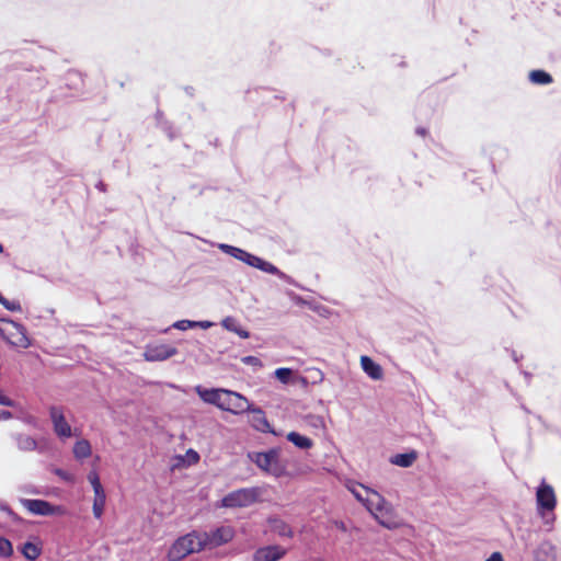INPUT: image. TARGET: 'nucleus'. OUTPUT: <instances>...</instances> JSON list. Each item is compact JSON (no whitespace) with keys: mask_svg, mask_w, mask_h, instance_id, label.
Returning a JSON list of instances; mask_svg holds the SVG:
<instances>
[{"mask_svg":"<svg viewBox=\"0 0 561 561\" xmlns=\"http://www.w3.org/2000/svg\"><path fill=\"white\" fill-rule=\"evenodd\" d=\"M536 506L537 514L541 517L547 530H552L556 520L557 496L553 486L548 484L545 479L536 489Z\"/></svg>","mask_w":561,"mask_h":561,"instance_id":"nucleus-1","label":"nucleus"},{"mask_svg":"<svg viewBox=\"0 0 561 561\" xmlns=\"http://www.w3.org/2000/svg\"><path fill=\"white\" fill-rule=\"evenodd\" d=\"M350 491L377 519H379V514L382 515L383 512L388 511V503L378 492L363 484L350 488Z\"/></svg>","mask_w":561,"mask_h":561,"instance_id":"nucleus-2","label":"nucleus"},{"mask_svg":"<svg viewBox=\"0 0 561 561\" xmlns=\"http://www.w3.org/2000/svg\"><path fill=\"white\" fill-rule=\"evenodd\" d=\"M204 549L201 534L193 531L179 538L170 548L168 558L170 561H180L186 556Z\"/></svg>","mask_w":561,"mask_h":561,"instance_id":"nucleus-3","label":"nucleus"},{"mask_svg":"<svg viewBox=\"0 0 561 561\" xmlns=\"http://www.w3.org/2000/svg\"><path fill=\"white\" fill-rule=\"evenodd\" d=\"M250 459L263 471L278 478L284 474V466L279 461L278 449L272 448L264 453H253Z\"/></svg>","mask_w":561,"mask_h":561,"instance_id":"nucleus-4","label":"nucleus"},{"mask_svg":"<svg viewBox=\"0 0 561 561\" xmlns=\"http://www.w3.org/2000/svg\"><path fill=\"white\" fill-rule=\"evenodd\" d=\"M218 249L222 251L224 253L245 263L249 266L255 267L262 272H273L272 263L247 252L243 249L227 244V243H219Z\"/></svg>","mask_w":561,"mask_h":561,"instance_id":"nucleus-5","label":"nucleus"},{"mask_svg":"<svg viewBox=\"0 0 561 561\" xmlns=\"http://www.w3.org/2000/svg\"><path fill=\"white\" fill-rule=\"evenodd\" d=\"M259 491L255 488H243L225 495L220 501V507L236 508L247 507L255 503Z\"/></svg>","mask_w":561,"mask_h":561,"instance_id":"nucleus-6","label":"nucleus"},{"mask_svg":"<svg viewBox=\"0 0 561 561\" xmlns=\"http://www.w3.org/2000/svg\"><path fill=\"white\" fill-rule=\"evenodd\" d=\"M49 417L54 433L60 440H66L73 436L72 427L66 420L64 408L51 405L49 408Z\"/></svg>","mask_w":561,"mask_h":561,"instance_id":"nucleus-7","label":"nucleus"},{"mask_svg":"<svg viewBox=\"0 0 561 561\" xmlns=\"http://www.w3.org/2000/svg\"><path fill=\"white\" fill-rule=\"evenodd\" d=\"M204 548H215L225 545L232 540L234 530L230 526H220L209 531L199 533Z\"/></svg>","mask_w":561,"mask_h":561,"instance_id":"nucleus-8","label":"nucleus"},{"mask_svg":"<svg viewBox=\"0 0 561 561\" xmlns=\"http://www.w3.org/2000/svg\"><path fill=\"white\" fill-rule=\"evenodd\" d=\"M219 409L233 414H240L250 410V402L242 394L225 389Z\"/></svg>","mask_w":561,"mask_h":561,"instance_id":"nucleus-9","label":"nucleus"},{"mask_svg":"<svg viewBox=\"0 0 561 561\" xmlns=\"http://www.w3.org/2000/svg\"><path fill=\"white\" fill-rule=\"evenodd\" d=\"M20 503L25 510L37 516H53L62 512L60 506H55L45 500L21 499Z\"/></svg>","mask_w":561,"mask_h":561,"instance_id":"nucleus-10","label":"nucleus"},{"mask_svg":"<svg viewBox=\"0 0 561 561\" xmlns=\"http://www.w3.org/2000/svg\"><path fill=\"white\" fill-rule=\"evenodd\" d=\"M178 353L174 346L168 344H160L149 346L145 352V358L148 362H161L165 360Z\"/></svg>","mask_w":561,"mask_h":561,"instance_id":"nucleus-11","label":"nucleus"},{"mask_svg":"<svg viewBox=\"0 0 561 561\" xmlns=\"http://www.w3.org/2000/svg\"><path fill=\"white\" fill-rule=\"evenodd\" d=\"M536 561H561V550L549 540H543L536 552Z\"/></svg>","mask_w":561,"mask_h":561,"instance_id":"nucleus-12","label":"nucleus"},{"mask_svg":"<svg viewBox=\"0 0 561 561\" xmlns=\"http://www.w3.org/2000/svg\"><path fill=\"white\" fill-rule=\"evenodd\" d=\"M286 553V550L279 546H266L259 548L254 554V561H278Z\"/></svg>","mask_w":561,"mask_h":561,"instance_id":"nucleus-13","label":"nucleus"},{"mask_svg":"<svg viewBox=\"0 0 561 561\" xmlns=\"http://www.w3.org/2000/svg\"><path fill=\"white\" fill-rule=\"evenodd\" d=\"M195 391L204 402L220 408V402L222 401V396L225 392L224 388L207 389L202 386H196Z\"/></svg>","mask_w":561,"mask_h":561,"instance_id":"nucleus-14","label":"nucleus"},{"mask_svg":"<svg viewBox=\"0 0 561 561\" xmlns=\"http://www.w3.org/2000/svg\"><path fill=\"white\" fill-rule=\"evenodd\" d=\"M247 412H250L252 415H251V425L256 430V431H260L262 433H271L272 432V427L265 416V413L263 412L262 409L260 408H253L251 404H250V410H248Z\"/></svg>","mask_w":561,"mask_h":561,"instance_id":"nucleus-15","label":"nucleus"},{"mask_svg":"<svg viewBox=\"0 0 561 561\" xmlns=\"http://www.w3.org/2000/svg\"><path fill=\"white\" fill-rule=\"evenodd\" d=\"M360 366L365 374H367L371 379L379 380L382 378L381 366L374 362L369 356L363 355L360 357Z\"/></svg>","mask_w":561,"mask_h":561,"instance_id":"nucleus-16","label":"nucleus"},{"mask_svg":"<svg viewBox=\"0 0 561 561\" xmlns=\"http://www.w3.org/2000/svg\"><path fill=\"white\" fill-rule=\"evenodd\" d=\"M270 531L280 537H293V530L288 524L278 517H271L267 520Z\"/></svg>","mask_w":561,"mask_h":561,"instance_id":"nucleus-17","label":"nucleus"},{"mask_svg":"<svg viewBox=\"0 0 561 561\" xmlns=\"http://www.w3.org/2000/svg\"><path fill=\"white\" fill-rule=\"evenodd\" d=\"M221 327L226 329L229 332L236 333L241 339H248L250 337V332L245 329H243L239 321L233 317H226L221 320Z\"/></svg>","mask_w":561,"mask_h":561,"instance_id":"nucleus-18","label":"nucleus"},{"mask_svg":"<svg viewBox=\"0 0 561 561\" xmlns=\"http://www.w3.org/2000/svg\"><path fill=\"white\" fill-rule=\"evenodd\" d=\"M14 440L16 443L18 448L21 451L39 450L38 449L37 440L34 437L30 436V435H26V434H15L14 435Z\"/></svg>","mask_w":561,"mask_h":561,"instance_id":"nucleus-19","label":"nucleus"},{"mask_svg":"<svg viewBox=\"0 0 561 561\" xmlns=\"http://www.w3.org/2000/svg\"><path fill=\"white\" fill-rule=\"evenodd\" d=\"M417 454L412 450L410 453L397 454L390 458V462L398 467L409 468L416 460Z\"/></svg>","mask_w":561,"mask_h":561,"instance_id":"nucleus-20","label":"nucleus"},{"mask_svg":"<svg viewBox=\"0 0 561 561\" xmlns=\"http://www.w3.org/2000/svg\"><path fill=\"white\" fill-rule=\"evenodd\" d=\"M287 440L294 444L299 449H309L313 446V442L311 438L301 435L298 432H289L286 436Z\"/></svg>","mask_w":561,"mask_h":561,"instance_id":"nucleus-21","label":"nucleus"},{"mask_svg":"<svg viewBox=\"0 0 561 561\" xmlns=\"http://www.w3.org/2000/svg\"><path fill=\"white\" fill-rule=\"evenodd\" d=\"M105 503H106V495H105L104 490L99 491L98 493H94L92 511H93V515L95 518L99 519L102 517L104 507H105Z\"/></svg>","mask_w":561,"mask_h":561,"instance_id":"nucleus-22","label":"nucleus"},{"mask_svg":"<svg viewBox=\"0 0 561 561\" xmlns=\"http://www.w3.org/2000/svg\"><path fill=\"white\" fill-rule=\"evenodd\" d=\"M73 455L82 460L91 456V445L87 439L78 440L73 446Z\"/></svg>","mask_w":561,"mask_h":561,"instance_id":"nucleus-23","label":"nucleus"},{"mask_svg":"<svg viewBox=\"0 0 561 561\" xmlns=\"http://www.w3.org/2000/svg\"><path fill=\"white\" fill-rule=\"evenodd\" d=\"M22 554L28 561H35L41 554V548L31 541H26L21 549Z\"/></svg>","mask_w":561,"mask_h":561,"instance_id":"nucleus-24","label":"nucleus"},{"mask_svg":"<svg viewBox=\"0 0 561 561\" xmlns=\"http://www.w3.org/2000/svg\"><path fill=\"white\" fill-rule=\"evenodd\" d=\"M529 79L536 84H549L552 82V77L543 70H533L529 73Z\"/></svg>","mask_w":561,"mask_h":561,"instance_id":"nucleus-25","label":"nucleus"},{"mask_svg":"<svg viewBox=\"0 0 561 561\" xmlns=\"http://www.w3.org/2000/svg\"><path fill=\"white\" fill-rule=\"evenodd\" d=\"M9 323L14 328V330L19 334V339L16 341V344L20 345V346H23V347H27L28 346V339H27V336L25 334L24 327L22 324L18 323V322H14V321H9Z\"/></svg>","mask_w":561,"mask_h":561,"instance_id":"nucleus-26","label":"nucleus"},{"mask_svg":"<svg viewBox=\"0 0 561 561\" xmlns=\"http://www.w3.org/2000/svg\"><path fill=\"white\" fill-rule=\"evenodd\" d=\"M275 377L282 382V383H288L290 380V377L293 375V370L287 367H280L277 368L274 373Z\"/></svg>","mask_w":561,"mask_h":561,"instance_id":"nucleus-27","label":"nucleus"},{"mask_svg":"<svg viewBox=\"0 0 561 561\" xmlns=\"http://www.w3.org/2000/svg\"><path fill=\"white\" fill-rule=\"evenodd\" d=\"M13 553V547L10 540L0 537V557L9 558Z\"/></svg>","mask_w":561,"mask_h":561,"instance_id":"nucleus-28","label":"nucleus"},{"mask_svg":"<svg viewBox=\"0 0 561 561\" xmlns=\"http://www.w3.org/2000/svg\"><path fill=\"white\" fill-rule=\"evenodd\" d=\"M88 481L91 483L94 493H98L99 491H103V486L101 484L99 474L95 471H91L88 474Z\"/></svg>","mask_w":561,"mask_h":561,"instance_id":"nucleus-29","label":"nucleus"},{"mask_svg":"<svg viewBox=\"0 0 561 561\" xmlns=\"http://www.w3.org/2000/svg\"><path fill=\"white\" fill-rule=\"evenodd\" d=\"M172 328L178 329L180 331H185L187 329L196 328V323L193 320H179L172 324Z\"/></svg>","mask_w":561,"mask_h":561,"instance_id":"nucleus-30","label":"nucleus"},{"mask_svg":"<svg viewBox=\"0 0 561 561\" xmlns=\"http://www.w3.org/2000/svg\"><path fill=\"white\" fill-rule=\"evenodd\" d=\"M272 267H273V272H267L268 274H272V275H276L277 277H279L280 279L285 280L286 283L288 284H295L294 279L285 274L284 272H282L278 267H276L274 264H272Z\"/></svg>","mask_w":561,"mask_h":561,"instance_id":"nucleus-31","label":"nucleus"},{"mask_svg":"<svg viewBox=\"0 0 561 561\" xmlns=\"http://www.w3.org/2000/svg\"><path fill=\"white\" fill-rule=\"evenodd\" d=\"M3 306L5 309L10 310V311H21L22 308H21V304L16 300H5L3 301Z\"/></svg>","mask_w":561,"mask_h":561,"instance_id":"nucleus-32","label":"nucleus"},{"mask_svg":"<svg viewBox=\"0 0 561 561\" xmlns=\"http://www.w3.org/2000/svg\"><path fill=\"white\" fill-rule=\"evenodd\" d=\"M241 360H242V363H244L247 365L259 366V367L262 366L261 359L256 356L249 355V356L243 357Z\"/></svg>","mask_w":561,"mask_h":561,"instance_id":"nucleus-33","label":"nucleus"},{"mask_svg":"<svg viewBox=\"0 0 561 561\" xmlns=\"http://www.w3.org/2000/svg\"><path fill=\"white\" fill-rule=\"evenodd\" d=\"M19 419L22 420L27 425H31V426H36L37 425L36 417L31 415V414H28V413H22V415L19 416Z\"/></svg>","mask_w":561,"mask_h":561,"instance_id":"nucleus-34","label":"nucleus"},{"mask_svg":"<svg viewBox=\"0 0 561 561\" xmlns=\"http://www.w3.org/2000/svg\"><path fill=\"white\" fill-rule=\"evenodd\" d=\"M0 404L4 405V407H11V408H14L18 405V403L14 400L4 396L1 391H0Z\"/></svg>","mask_w":561,"mask_h":561,"instance_id":"nucleus-35","label":"nucleus"},{"mask_svg":"<svg viewBox=\"0 0 561 561\" xmlns=\"http://www.w3.org/2000/svg\"><path fill=\"white\" fill-rule=\"evenodd\" d=\"M311 378L313 379V383L321 382L324 379V374L317 368L310 370Z\"/></svg>","mask_w":561,"mask_h":561,"instance_id":"nucleus-36","label":"nucleus"},{"mask_svg":"<svg viewBox=\"0 0 561 561\" xmlns=\"http://www.w3.org/2000/svg\"><path fill=\"white\" fill-rule=\"evenodd\" d=\"M54 472L56 476H58L59 478H61L65 481H68V482L72 481V476L60 468L55 469Z\"/></svg>","mask_w":561,"mask_h":561,"instance_id":"nucleus-37","label":"nucleus"},{"mask_svg":"<svg viewBox=\"0 0 561 561\" xmlns=\"http://www.w3.org/2000/svg\"><path fill=\"white\" fill-rule=\"evenodd\" d=\"M195 323H196V328H201V329H204V330H207V329H209V328H211L214 325L213 322L207 321V320L195 321Z\"/></svg>","mask_w":561,"mask_h":561,"instance_id":"nucleus-38","label":"nucleus"},{"mask_svg":"<svg viewBox=\"0 0 561 561\" xmlns=\"http://www.w3.org/2000/svg\"><path fill=\"white\" fill-rule=\"evenodd\" d=\"M13 415L10 411L7 410H0V421L12 419Z\"/></svg>","mask_w":561,"mask_h":561,"instance_id":"nucleus-39","label":"nucleus"},{"mask_svg":"<svg viewBox=\"0 0 561 561\" xmlns=\"http://www.w3.org/2000/svg\"><path fill=\"white\" fill-rule=\"evenodd\" d=\"M485 561H503V557L500 552H493Z\"/></svg>","mask_w":561,"mask_h":561,"instance_id":"nucleus-40","label":"nucleus"},{"mask_svg":"<svg viewBox=\"0 0 561 561\" xmlns=\"http://www.w3.org/2000/svg\"><path fill=\"white\" fill-rule=\"evenodd\" d=\"M293 300L295 301L296 305H308L306 299L297 295L293 297Z\"/></svg>","mask_w":561,"mask_h":561,"instance_id":"nucleus-41","label":"nucleus"},{"mask_svg":"<svg viewBox=\"0 0 561 561\" xmlns=\"http://www.w3.org/2000/svg\"><path fill=\"white\" fill-rule=\"evenodd\" d=\"M95 187L101 191V192H105L106 191V184L102 181H99L95 185Z\"/></svg>","mask_w":561,"mask_h":561,"instance_id":"nucleus-42","label":"nucleus"},{"mask_svg":"<svg viewBox=\"0 0 561 561\" xmlns=\"http://www.w3.org/2000/svg\"><path fill=\"white\" fill-rule=\"evenodd\" d=\"M336 527L342 530V531H346V526L344 524V522H336L335 523Z\"/></svg>","mask_w":561,"mask_h":561,"instance_id":"nucleus-43","label":"nucleus"},{"mask_svg":"<svg viewBox=\"0 0 561 561\" xmlns=\"http://www.w3.org/2000/svg\"><path fill=\"white\" fill-rule=\"evenodd\" d=\"M188 455L191 456V458H193L196 461L199 459L198 454L192 449L188 451Z\"/></svg>","mask_w":561,"mask_h":561,"instance_id":"nucleus-44","label":"nucleus"},{"mask_svg":"<svg viewBox=\"0 0 561 561\" xmlns=\"http://www.w3.org/2000/svg\"><path fill=\"white\" fill-rule=\"evenodd\" d=\"M379 523H380L382 526L387 527V528H392V525H391L390 523H387V522H385V520H382V519H379Z\"/></svg>","mask_w":561,"mask_h":561,"instance_id":"nucleus-45","label":"nucleus"},{"mask_svg":"<svg viewBox=\"0 0 561 561\" xmlns=\"http://www.w3.org/2000/svg\"><path fill=\"white\" fill-rule=\"evenodd\" d=\"M417 135L421 136V137H426V130L421 128V129H417Z\"/></svg>","mask_w":561,"mask_h":561,"instance_id":"nucleus-46","label":"nucleus"},{"mask_svg":"<svg viewBox=\"0 0 561 561\" xmlns=\"http://www.w3.org/2000/svg\"><path fill=\"white\" fill-rule=\"evenodd\" d=\"M7 299L0 294V304L3 305V301H5Z\"/></svg>","mask_w":561,"mask_h":561,"instance_id":"nucleus-47","label":"nucleus"},{"mask_svg":"<svg viewBox=\"0 0 561 561\" xmlns=\"http://www.w3.org/2000/svg\"><path fill=\"white\" fill-rule=\"evenodd\" d=\"M4 510H5L9 514H11V513H12V512H11V510H10L9 507H5Z\"/></svg>","mask_w":561,"mask_h":561,"instance_id":"nucleus-48","label":"nucleus"},{"mask_svg":"<svg viewBox=\"0 0 561 561\" xmlns=\"http://www.w3.org/2000/svg\"><path fill=\"white\" fill-rule=\"evenodd\" d=\"M3 251V247L2 244L0 243V253Z\"/></svg>","mask_w":561,"mask_h":561,"instance_id":"nucleus-49","label":"nucleus"}]
</instances>
